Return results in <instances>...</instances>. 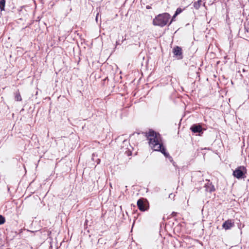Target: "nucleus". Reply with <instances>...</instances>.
Returning <instances> with one entry per match:
<instances>
[{"label":"nucleus","mask_w":249,"mask_h":249,"mask_svg":"<svg viewBox=\"0 0 249 249\" xmlns=\"http://www.w3.org/2000/svg\"><path fill=\"white\" fill-rule=\"evenodd\" d=\"M5 4V0H0V9L1 11L4 10Z\"/></svg>","instance_id":"11"},{"label":"nucleus","mask_w":249,"mask_h":249,"mask_svg":"<svg viewBox=\"0 0 249 249\" xmlns=\"http://www.w3.org/2000/svg\"><path fill=\"white\" fill-rule=\"evenodd\" d=\"M206 190L207 192H212L215 190L213 185L211 183H208L205 185Z\"/></svg>","instance_id":"7"},{"label":"nucleus","mask_w":249,"mask_h":249,"mask_svg":"<svg viewBox=\"0 0 249 249\" xmlns=\"http://www.w3.org/2000/svg\"><path fill=\"white\" fill-rule=\"evenodd\" d=\"M191 129L194 133L200 132L202 127L200 125H194L191 127Z\"/></svg>","instance_id":"6"},{"label":"nucleus","mask_w":249,"mask_h":249,"mask_svg":"<svg viewBox=\"0 0 249 249\" xmlns=\"http://www.w3.org/2000/svg\"><path fill=\"white\" fill-rule=\"evenodd\" d=\"M15 100L17 101H21L22 100V98L21 95L18 91L15 94Z\"/></svg>","instance_id":"9"},{"label":"nucleus","mask_w":249,"mask_h":249,"mask_svg":"<svg viewBox=\"0 0 249 249\" xmlns=\"http://www.w3.org/2000/svg\"><path fill=\"white\" fill-rule=\"evenodd\" d=\"M147 139L149 141V146L155 151H160L166 157H171L166 152L165 149L162 147L161 140L159 134L150 130L146 134Z\"/></svg>","instance_id":"1"},{"label":"nucleus","mask_w":249,"mask_h":249,"mask_svg":"<svg viewBox=\"0 0 249 249\" xmlns=\"http://www.w3.org/2000/svg\"><path fill=\"white\" fill-rule=\"evenodd\" d=\"M170 18V15L167 13L159 14L153 20L154 25L163 27L166 25Z\"/></svg>","instance_id":"2"},{"label":"nucleus","mask_w":249,"mask_h":249,"mask_svg":"<svg viewBox=\"0 0 249 249\" xmlns=\"http://www.w3.org/2000/svg\"><path fill=\"white\" fill-rule=\"evenodd\" d=\"M234 225V222L231 220H228L223 224L222 228L225 230H227L233 227Z\"/></svg>","instance_id":"5"},{"label":"nucleus","mask_w":249,"mask_h":249,"mask_svg":"<svg viewBox=\"0 0 249 249\" xmlns=\"http://www.w3.org/2000/svg\"><path fill=\"white\" fill-rule=\"evenodd\" d=\"M173 53L176 55H180L181 54V49L178 47H176L174 49Z\"/></svg>","instance_id":"8"},{"label":"nucleus","mask_w":249,"mask_h":249,"mask_svg":"<svg viewBox=\"0 0 249 249\" xmlns=\"http://www.w3.org/2000/svg\"><path fill=\"white\" fill-rule=\"evenodd\" d=\"M177 16V15H176V14L175 13L174 15V16H173V17H172V19H171V21H170V24H171V23H172V21H173L174 20V19H175V18H176V16Z\"/></svg>","instance_id":"14"},{"label":"nucleus","mask_w":249,"mask_h":249,"mask_svg":"<svg viewBox=\"0 0 249 249\" xmlns=\"http://www.w3.org/2000/svg\"><path fill=\"white\" fill-rule=\"evenodd\" d=\"M246 173V168L244 166H240L233 171V175L237 178H244Z\"/></svg>","instance_id":"3"},{"label":"nucleus","mask_w":249,"mask_h":249,"mask_svg":"<svg viewBox=\"0 0 249 249\" xmlns=\"http://www.w3.org/2000/svg\"><path fill=\"white\" fill-rule=\"evenodd\" d=\"M183 11V10L180 8H178L176 11V15H178V14H179L180 13H181L182 12V11Z\"/></svg>","instance_id":"13"},{"label":"nucleus","mask_w":249,"mask_h":249,"mask_svg":"<svg viewBox=\"0 0 249 249\" xmlns=\"http://www.w3.org/2000/svg\"><path fill=\"white\" fill-rule=\"evenodd\" d=\"M137 206L141 211H145L148 210L149 204L147 201L143 198L140 199L137 201Z\"/></svg>","instance_id":"4"},{"label":"nucleus","mask_w":249,"mask_h":249,"mask_svg":"<svg viewBox=\"0 0 249 249\" xmlns=\"http://www.w3.org/2000/svg\"><path fill=\"white\" fill-rule=\"evenodd\" d=\"M201 4V0H198L197 1L195 2L194 4V7L196 9H199L200 5Z\"/></svg>","instance_id":"10"},{"label":"nucleus","mask_w":249,"mask_h":249,"mask_svg":"<svg viewBox=\"0 0 249 249\" xmlns=\"http://www.w3.org/2000/svg\"><path fill=\"white\" fill-rule=\"evenodd\" d=\"M5 222V218L3 216L0 215V225L3 224Z\"/></svg>","instance_id":"12"}]
</instances>
